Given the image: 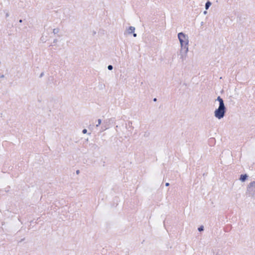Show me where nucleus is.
Returning a JSON list of instances; mask_svg holds the SVG:
<instances>
[{"label":"nucleus","mask_w":255,"mask_h":255,"mask_svg":"<svg viewBox=\"0 0 255 255\" xmlns=\"http://www.w3.org/2000/svg\"><path fill=\"white\" fill-rule=\"evenodd\" d=\"M204 14H206V13H207V11H205L204 12Z\"/></svg>","instance_id":"393cba45"},{"label":"nucleus","mask_w":255,"mask_h":255,"mask_svg":"<svg viewBox=\"0 0 255 255\" xmlns=\"http://www.w3.org/2000/svg\"><path fill=\"white\" fill-rule=\"evenodd\" d=\"M128 124H130L131 125L132 124V122H130V121H129L128 123Z\"/></svg>","instance_id":"5701e85b"},{"label":"nucleus","mask_w":255,"mask_h":255,"mask_svg":"<svg viewBox=\"0 0 255 255\" xmlns=\"http://www.w3.org/2000/svg\"><path fill=\"white\" fill-rule=\"evenodd\" d=\"M178 38L179 39L181 48H188L189 39L187 35L183 32H179L178 34Z\"/></svg>","instance_id":"f03ea898"},{"label":"nucleus","mask_w":255,"mask_h":255,"mask_svg":"<svg viewBox=\"0 0 255 255\" xmlns=\"http://www.w3.org/2000/svg\"><path fill=\"white\" fill-rule=\"evenodd\" d=\"M198 230L199 232L203 231L204 230V226H201L200 227L198 228Z\"/></svg>","instance_id":"1a4fd4ad"},{"label":"nucleus","mask_w":255,"mask_h":255,"mask_svg":"<svg viewBox=\"0 0 255 255\" xmlns=\"http://www.w3.org/2000/svg\"><path fill=\"white\" fill-rule=\"evenodd\" d=\"M248 176L247 174H241L240 177V180L242 182H245L248 178Z\"/></svg>","instance_id":"39448f33"},{"label":"nucleus","mask_w":255,"mask_h":255,"mask_svg":"<svg viewBox=\"0 0 255 255\" xmlns=\"http://www.w3.org/2000/svg\"><path fill=\"white\" fill-rule=\"evenodd\" d=\"M133 36L134 37H136V36H137V34H136V33H134V32H133Z\"/></svg>","instance_id":"f3484780"},{"label":"nucleus","mask_w":255,"mask_h":255,"mask_svg":"<svg viewBox=\"0 0 255 255\" xmlns=\"http://www.w3.org/2000/svg\"><path fill=\"white\" fill-rule=\"evenodd\" d=\"M43 75H44V72H42V73L40 74V76H39V77H40V78H41V77H42L43 76Z\"/></svg>","instance_id":"2eb2a0df"},{"label":"nucleus","mask_w":255,"mask_h":255,"mask_svg":"<svg viewBox=\"0 0 255 255\" xmlns=\"http://www.w3.org/2000/svg\"><path fill=\"white\" fill-rule=\"evenodd\" d=\"M5 16L7 17L8 16H9V13L8 12H6V14H5Z\"/></svg>","instance_id":"a211bd4d"},{"label":"nucleus","mask_w":255,"mask_h":255,"mask_svg":"<svg viewBox=\"0 0 255 255\" xmlns=\"http://www.w3.org/2000/svg\"><path fill=\"white\" fill-rule=\"evenodd\" d=\"M4 77V75H1L0 76V78H2Z\"/></svg>","instance_id":"412c9836"},{"label":"nucleus","mask_w":255,"mask_h":255,"mask_svg":"<svg viewBox=\"0 0 255 255\" xmlns=\"http://www.w3.org/2000/svg\"><path fill=\"white\" fill-rule=\"evenodd\" d=\"M57 39H55L53 40V43L54 44H55V43H57Z\"/></svg>","instance_id":"dca6fc26"},{"label":"nucleus","mask_w":255,"mask_h":255,"mask_svg":"<svg viewBox=\"0 0 255 255\" xmlns=\"http://www.w3.org/2000/svg\"><path fill=\"white\" fill-rule=\"evenodd\" d=\"M165 186H169V183H168V182L166 183H165Z\"/></svg>","instance_id":"6ab92c4d"},{"label":"nucleus","mask_w":255,"mask_h":255,"mask_svg":"<svg viewBox=\"0 0 255 255\" xmlns=\"http://www.w3.org/2000/svg\"><path fill=\"white\" fill-rule=\"evenodd\" d=\"M41 40L43 42H46V40L45 38H44V36H42L41 37Z\"/></svg>","instance_id":"f8f14e48"},{"label":"nucleus","mask_w":255,"mask_h":255,"mask_svg":"<svg viewBox=\"0 0 255 255\" xmlns=\"http://www.w3.org/2000/svg\"><path fill=\"white\" fill-rule=\"evenodd\" d=\"M156 101H157V99L156 98H155L153 99V101L154 102H156Z\"/></svg>","instance_id":"4be33fe9"},{"label":"nucleus","mask_w":255,"mask_h":255,"mask_svg":"<svg viewBox=\"0 0 255 255\" xmlns=\"http://www.w3.org/2000/svg\"><path fill=\"white\" fill-rule=\"evenodd\" d=\"M59 32V29L58 28H54L53 30V33L54 34L58 33Z\"/></svg>","instance_id":"6e6552de"},{"label":"nucleus","mask_w":255,"mask_h":255,"mask_svg":"<svg viewBox=\"0 0 255 255\" xmlns=\"http://www.w3.org/2000/svg\"><path fill=\"white\" fill-rule=\"evenodd\" d=\"M149 134V133L148 132H145L144 134V136L147 137Z\"/></svg>","instance_id":"ddd939ff"},{"label":"nucleus","mask_w":255,"mask_h":255,"mask_svg":"<svg viewBox=\"0 0 255 255\" xmlns=\"http://www.w3.org/2000/svg\"><path fill=\"white\" fill-rule=\"evenodd\" d=\"M108 70H112L113 69V67L112 65H109L108 66Z\"/></svg>","instance_id":"9b49d317"},{"label":"nucleus","mask_w":255,"mask_h":255,"mask_svg":"<svg viewBox=\"0 0 255 255\" xmlns=\"http://www.w3.org/2000/svg\"><path fill=\"white\" fill-rule=\"evenodd\" d=\"M188 52V48H181L179 53L178 54L180 59L183 62L186 58L187 54Z\"/></svg>","instance_id":"20e7f679"},{"label":"nucleus","mask_w":255,"mask_h":255,"mask_svg":"<svg viewBox=\"0 0 255 255\" xmlns=\"http://www.w3.org/2000/svg\"><path fill=\"white\" fill-rule=\"evenodd\" d=\"M211 4H212V3L210 1L208 0L205 3L206 9H208L209 8V7L211 6Z\"/></svg>","instance_id":"0eeeda50"},{"label":"nucleus","mask_w":255,"mask_h":255,"mask_svg":"<svg viewBox=\"0 0 255 255\" xmlns=\"http://www.w3.org/2000/svg\"><path fill=\"white\" fill-rule=\"evenodd\" d=\"M19 22L20 23H21V22H22V19H20V20H19Z\"/></svg>","instance_id":"b1692460"},{"label":"nucleus","mask_w":255,"mask_h":255,"mask_svg":"<svg viewBox=\"0 0 255 255\" xmlns=\"http://www.w3.org/2000/svg\"><path fill=\"white\" fill-rule=\"evenodd\" d=\"M135 30V27L133 26H129L128 28V34H131L132 33H133Z\"/></svg>","instance_id":"423d86ee"},{"label":"nucleus","mask_w":255,"mask_h":255,"mask_svg":"<svg viewBox=\"0 0 255 255\" xmlns=\"http://www.w3.org/2000/svg\"><path fill=\"white\" fill-rule=\"evenodd\" d=\"M247 193L250 196L255 197V181L251 182L248 186Z\"/></svg>","instance_id":"7ed1b4c3"},{"label":"nucleus","mask_w":255,"mask_h":255,"mask_svg":"<svg viewBox=\"0 0 255 255\" xmlns=\"http://www.w3.org/2000/svg\"><path fill=\"white\" fill-rule=\"evenodd\" d=\"M216 100L219 102V106L218 108L215 110L214 116L216 118L220 120L224 117L227 109L225 107L224 100L220 96H218Z\"/></svg>","instance_id":"f257e3e1"},{"label":"nucleus","mask_w":255,"mask_h":255,"mask_svg":"<svg viewBox=\"0 0 255 255\" xmlns=\"http://www.w3.org/2000/svg\"><path fill=\"white\" fill-rule=\"evenodd\" d=\"M82 132L83 133L85 134L87 132V130L86 129H84L82 130Z\"/></svg>","instance_id":"4468645a"},{"label":"nucleus","mask_w":255,"mask_h":255,"mask_svg":"<svg viewBox=\"0 0 255 255\" xmlns=\"http://www.w3.org/2000/svg\"><path fill=\"white\" fill-rule=\"evenodd\" d=\"M79 172H80V171H79V170H77L76 171V173H77V174H78L79 173Z\"/></svg>","instance_id":"aec40b11"},{"label":"nucleus","mask_w":255,"mask_h":255,"mask_svg":"<svg viewBox=\"0 0 255 255\" xmlns=\"http://www.w3.org/2000/svg\"><path fill=\"white\" fill-rule=\"evenodd\" d=\"M101 122H102L101 120V119H98V124L96 125V127H99L101 125Z\"/></svg>","instance_id":"9d476101"}]
</instances>
